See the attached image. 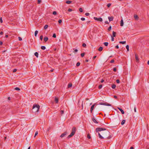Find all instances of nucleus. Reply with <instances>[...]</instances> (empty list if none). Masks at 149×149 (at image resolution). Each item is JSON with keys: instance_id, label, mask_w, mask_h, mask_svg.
<instances>
[{"instance_id": "nucleus-1", "label": "nucleus", "mask_w": 149, "mask_h": 149, "mask_svg": "<svg viewBox=\"0 0 149 149\" xmlns=\"http://www.w3.org/2000/svg\"><path fill=\"white\" fill-rule=\"evenodd\" d=\"M40 106L39 105L34 104L33 107L32 111L33 112L35 113L38 112Z\"/></svg>"}, {"instance_id": "nucleus-2", "label": "nucleus", "mask_w": 149, "mask_h": 149, "mask_svg": "<svg viewBox=\"0 0 149 149\" xmlns=\"http://www.w3.org/2000/svg\"><path fill=\"white\" fill-rule=\"evenodd\" d=\"M76 131V128L75 127L72 128V132L71 134L68 136V138H69L73 136L75 134Z\"/></svg>"}, {"instance_id": "nucleus-3", "label": "nucleus", "mask_w": 149, "mask_h": 149, "mask_svg": "<svg viewBox=\"0 0 149 149\" xmlns=\"http://www.w3.org/2000/svg\"><path fill=\"white\" fill-rule=\"evenodd\" d=\"M107 130L106 128L102 127H98L96 129V132H101L102 131L106 130Z\"/></svg>"}, {"instance_id": "nucleus-4", "label": "nucleus", "mask_w": 149, "mask_h": 149, "mask_svg": "<svg viewBox=\"0 0 149 149\" xmlns=\"http://www.w3.org/2000/svg\"><path fill=\"white\" fill-rule=\"evenodd\" d=\"M99 104L100 105H106L107 106H111V105L110 104L108 103L107 102L105 103H103V102H100Z\"/></svg>"}, {"instance_id": "nucleus-5", "label": "nucleus", "mask_w": 149, "mask_h": 149, "mask_svg": "<svg viewBox=\"0 0 149 149\" xmlns=\"http://www.w3.org/2000/svg\"><path fill=\"white\" fill-rule=\"evenodd\" d=\"M95 20L100 22H102V19L101 17L97 18L96 17H94L93 18Z\"/></svg>"}, {"instance_id": "nucleus-6", "label": "nucleus", "mask_w": 149, "mask_h": 149, "mask_svg": "<svg viewBox=\"0 0 149 149\" xmlns=\"http://www.w3.org/2000/svg\"><path fill=\"white\" fill-rule=\"evenodd\" d=\"M108 18L109 19V21L110 22L111 21H112L113 20V17L112 16L111 17H108Z\"/></svg>"}, {"instance_id": "nucleus-7", "label": "nucleus", "mask_w": 149, "mask_h": 149, "mask_svg": "<svg viewBox=\"0 0 149 149\" xmlns=\"http://www.w3.org/2000/svg\"><path fill=\"white\" fill-rule=\"evenodd\" d=\"M67 132H64V133L62 134L60 136V137L63 138L66 135Z\"/></svg>"}, {"instance_id": "nucleus-8", "label": "nucleus", "mask_w": 149, "mask_h": 149, "mask_svg": "<svg viewBox=\"0 0 149 149\" xmlns=\"http://www.w3.org/2000/svg\"><path fill=\"white\" fill-rule=\"evenodd\" d=\"M118 109L121 111L122 114H124V111L122 109L119 107H118Z\"/></svg>"}, {"instance_id": "nucleus-9", "label": "nucleus", "mask_w": 149, "mask_h": 149, "mask_svg": "<svg viewBox=\"0 0 149 149\" xmlns=\"http://www.w3.org/2000/svg\"><path fill=\"white\" fill-rule=\"evenodd\" d=\"M135 59L137 62H138L139 61V58L138 55L137 54H135Z\"/></svg>"}, {"instance_id": "nucleus-10", "label": "nucleus", "mask_w": 149, "mask_h": 149, "mask_svg": "<svg viewBox=\"0 0 149 149\" xmlns=\"http://www.w3.org/2000/svg\"><path fill=\"white\" fill-rule=\"evenodd\" d=\"M92 120L93 122L96 123H98L97 121L94 118H92Z\"/></svg>"}, {"instance_id": "nucleus-11", "label": "nucleus", "mask_w": 149, "mask_h": 149, "mask_svg": "<svg viewBox=\"0 0 149 149\" xmlns=\"http://www.w3.org/2000/svg\"><path fill=\"white\" fill-rule=\"evenodd\" d=\"M95 105V104H94L93 105H92L91 107L90 111H91V113L92 112V111L94 109Z\"/></svg>"}, {"instance_id": "nucleus-12", "label": "nucleus", "mask_w": 149, "mask_h": 149, "mask_svg": "<svg viewBox=\"0 0 149 149\" xmlns=\"http://www.w3.org/2000/svg\"><path fill=\"white\" fill-rule=\"evenodd\" d=\"M134 17L136 20H137L138 19H139V17L137 15H134Z\"/></svg>"}, {"instance_id": "nucleus-13", "label": "nucleus", "mask_w": 149, "mask_h": 149, "mask_svg": "<svg viewBox=\"0 0 149 149\" xmlns=\"http://www.w3.org/2000/svg\"><path fill=\"white\" fill-rule=\"evenodd\" d=\"M48 40V38L47 37H46L44 38V40L45 42H46Z\"/></svg>"}, {"instance_id": "nucleus-14", "label": "nucleus", "mask_w": 149, "mask_h": 149, "mask_svg": "<svg viewBox=\"0 0 149 149\" xmlns=\"http://www.w3.org/2000/svg\"><path fill=\"white\" fill-rule=\"evenodd\" d=\"M98 135H99V138L101 139H104V137H102L101 135L100 134V133L98 132Z\"/></svg>"}, {"instance_id": "nucleus-15", "label": "nucleus", "mask_w": 149, "mask_h": 149, "mask_svg": "<svg viewBox=\"0 0 149 149\" xmlns=\"http://www.w3.org/2000/svg\"><path fill=\"white\" fill-rule=\"evenodd\" d=\"M72 86V84L71 83H69L68 86V88H70Z\"/></svg>"}, {"instance_id": "nucleus-16", "label": "nucleus", "mask_w": 149, "mask_h": 149, "mask_svg": "<svg viewBox=\"0 0 149 149\" xmlns=\"http://www.w3.org/2000/svg\"><path fill=\"white\" fill-rule=\"evenodd\" d=\"M72 1H66V3L68 4H70L72 3Z\"/></svg>"}, {"instance_id": "nucleus-17", "label": "nucleus", "mask_w": 149, "mask_h": 149, "mask_svg": "<svg viewBox=\"0 0 149 149\" xmlns=\"http://www.w3.org/2000/svg\"><path fill=\"white\" fill-rule=\"evenodd\" d=\"M103 49V47H100L98 49V51L100 52H101L102 51Z\"/></svg>"}, {"instance_id": "nucleus-18", "label": "nucleus", "mask_w": 149, "mask_h": 149, "mask_svg": "<svg viewBox=\"0 0 149 149\" xmlns=\"http://www.w3.org/2000/svg\"><path fill=\"white\" fill-rule=\"evenodd\" d=\"M55 101L56 103H57L58 102V100L57 98H55Z\"/></svg>"}, {"instance_id": "nucleus-19", "label": "nucleus", "mask_w": 149, "mask_h": 149, "mask_svg": "<svg viewBox=\"0 0 149 149\" xmlns=\"http://www.w3.org/2000/svg\"><path fill=\"white\" fill-rule=\"evenodd\" d=\"M125 122V120H123L121 122V124L122 125H123Z\"/></svg>"}, {"instance_id": "nucleus-20", "label": "nucleus", "mask_w": 149, "mask_h": 149, "mask_svg": "<svg viewBox=\"0 0 149 149\" xmlns=\"http://www.w3.org/2000/svg\"><path fill=\"white\" fill-rule=\"evenodd\" d=\"M123 19H122L121 21L120 22V26H123Z\"/></svg>"}, {"instance_id": "nucleus-21", "label": "nucleus", "mask_w": 149, "mask_h": 149, "mask_svg": "<svg viewBox=\"0 0 149 149\" xmlns=\"http://www.w3.org/2000/svg\"><path fill=\"white\" fill-rule=\"evenodd\" d=\"M116 33L114 31L113 32V37H115L116 36Z\"/></svg>"}, {"instance_id": "nucleus-22", "label": "nucleus", "mask_w": 149, "mask_h": 149, "mask_svg": "<svg viewBox=\"0 0 149 149\" xmlns=\"http://www.w3.org/2000/svg\"><path fill=\"white\" fill-rule=\"evenodd\" d=\"M125 43H126V41H120L119 42V43L122 44H125Z\"/></svg>"}, {"instance_id": "nucleus-23", "label": "nucleus", "mask_w": 149, "mask_h": 149, "mask_svg": "<svg viewBox=\"0 0 149 149\" xmlns=\"http://www.w3.org/2000/svg\"><path fill=\"white\" fill-rule=\"evenodd\" d=\"M34 55L36 57H38V54L37 52H36L35 53Z\"/></svg>"}, {"instance_id": "nucleus-24", "label": "nucleus", "mask_w": 149, "mask_h": 149, "mask_svg": "<svg viewBox=\"0 0 149 149\" xmlns=\"http://www.w3.org/2000/svg\"><path fill=\"white\" fill-rule=\"evenodd\" d=\"M38 31L36 30L35 31V36H36L37 34L38 33Z\"/></svg>"}, {"instance_id": "nucleus-25", "label": "nucleus", "mask_w": 149, "mask_h": 149, "mask_svg": "<svg viewBox=\"0 0 149 149\" xmlns=\"http://www.w3.org/2000/svg\"><path fill=\"white\" fill-rule=\"evenodd\" d=\"M116 87V86L114 84H113L112 85L111 87L113 89H114Z\"/></svg>"}, {"instance_id": "nucleus-26", "label": "nucleus", "mask_w": 149, "mask_h": 149, "mask_svg": "<svg viewBox=\"0 0 149 149\" xmlns=\"http://www.w3.org/2000/svg\"><path fill=\"white\" fill-rule=\"evenodd\" d=\"M48 25H45L44 26V29H47L48 28Z\"/></svg>"}, {"instance_id": "nucleus-27", "label": "nucleus", "mask_w": 149, "mask_h": 149, "mask_svg": "<svg viewBox=\"0 0 149 149\" xmlns=\"http://www.w3.org/2000/svg\"><path fill=\"white\" fill-rule=\"evenodd\" d=\"M126 48L127 49V51H128L129 50V45H127L126 46Z\"/></svg>"}, {"instance_id": "nucleus-28", "label": "nucleus", "mask_w": 149, "mask_h": 149, "mask_svg": "<svg viewBox=\"0 0 149 149\" xmlns=\"http://www.w3.org/2000/svg\"><path fill=\"white\" fill-rule=\"evenodd\" d=\"M41 49L43 50H45L46 49V47L44 46H42L41 47Z\"/></svg>"}, {"instance_id": "nucleus-29", "label": "nucleus", "mask_w": 149, "mask_h": 149, "mask_svg": "<svg viewBox=\"0 0 149 149\" xmlns=\"http://www.w3.org/2000/svg\"><path fill=\"white\" fill-rule=\"evenodd\" d=\"M104 44L105 46H107L108 45V43L107 42H105Z\"/></svg>"}, {"instance_id": "nucleus-30", "label": "nucleus", "mask_w": 149, "mask_h": 149, "mask_svg": "<svg viewBox=\"0 0 149 149\" xmlns=\"http://www.w3.org/2000/svg\"><path fill=\"white\" fill-rule=\"evenodd\" d=\"M87 137L88 139H90L91 138V136L89 134H87Z\"/></svg>"}, {"instance_id": "nucleus-31", "label": "nucleus", "mask_w": 149, "mask_h": 149, "mask_svg": "<svg viewBox=\"0 0 149 149\" xmlns=\"http://www.w3.org/2000/svg\"><path fill=\"white\" fill-rule=\"evenodd\" d=\"M15 89L17 91H19L20 90V89L18 87H16L15 88Z\"/></svg>"}, {"instance_id": "nucleus-32", "label": "nucleus", "mask_w": 149, "mask_h": 149, "mask_svg": "<svg viewBox=\"0 0 149 149\" xmlns=\"http://www.w3.org/2000/svg\"><path fill=\"white\" fill-rule=\"evenodd\" d=\"M80 63L79 62H78L76 64V66H79L80 65Z\"/></svg>"}, {"instance_id": "nucleus-33", "label": "nucleus", "mask_w": 149, "mask_h": 149, "mask_svg": "<svg viewBox=\"0 0 149 149\" xmlns=\"http://www.w3.org/2000/svg\"><path fill=\"white\" fill-rule=\"evenodd\" d=\"M79 10L80 12H83V10L81 8H80L79 9Z\"/></svg>"}, {"instance_id": "nucleus-34", "label": "nucleus", "mask_w": 149, "mask_h": 149, "mask_svg": "<svg viewBox=\"0 0 149 149\" xmlns=\"http://www.w3.org/2000/svg\"><path fill=\"white\" fill-rule=\"evenodd\" d=\"M84 55H85V53H82L81 54V56L82 57H83L84 56Z\"/></svg>"}, {"instance_id": "nucleus-35", "label": "nucleus", "mask_w": 149, "mask_h": 149, "mask_svg": "<svg viewBox=\"0 0 149 149\" xmlns=\"http://www.w3.org/2000/svg\"><path fill=\"white\" fill-rule=\"evenodd\" d=\"M111 26H110L109 27V28H108V30L109 31H110V30H111Z\"/></svg>"}, {"instance_id": "nucleus-36", "label": "nucleus", "mask_w": 149, "mask_h": 149, "mask_svg": "<svg viewBox=\"0 0 149 149\" xmlns=\"http://www.w3.org/2000/svg\"><path fill=\"white\" fill-rule=\"evenodd\" d=\"M56 13H56V11H54L53 12V14L54 15H56Z\"/></svg>"}, {"instance_id": "nucleus-37", "label": "nucleus", "mask_w": 149, "mask_h": 149, "mask_svg": "<svg viewBox=\"0 0 149 149\" xmlns=\"http://www.w3.org/2000/svg\"><path fill=\"white\" fill-rule=\"evenodd\" d=\"M52 37L54 38H55L56 37V35L55 33H54Z\"/></svg>"}, {"instance_id": "nucleus-38", "label": "nucleus", "mask_w": 149, "mask_h": 149, "mask_svg": "<svg viewBox=\"0 0 149 149\" xmlns=\"http://www.w3.org/2000/svg\"><path fill=\"white\" fill-rule=\"evenodd\" d=\"M40 38L41 40H42L43 39V36L42 35L40 36Z\"/></svg>"}, {"instance_id": "nucleus-39", "label": "nucleus", "mask_w": 149, "mask_h": 149, "mask_svg": "<svg viewBox=\"0 0 149 149\" xmlns=\"http://www.w3.org/2000/svg\"><path fill=\"white\" fill-rule=\"evenodd\" d=\"M102 85H100L99 86L98 88L100 89L102 87Z\"/></svg>"}, {"instance_id": "nucleus-40", "label": "nucleus", "mask_w": 149, "mask_h": 149, "mask_svg": "<svg viewBox=\"0 0 149 149\" xmlns=\"http://www.w3.org/2000/svg\"><path fill=\"white\" fill-rule=\"evenodd\" d=\"M82 46L84 47H85L86 46V44L85 43H83L82 44Z\"/></svg>"}, {"instance_id": "nucleus-41", "label": "nucleus", "mask_w": 149, "mask_h": 149, "mask_svg": "<svg viewBox=\"0 0 149 149\" xmlns=\"http://www.w3.org/2000/svg\"><path fill=\"white\" fill-rule=\"evenodd\" d=\"M38 131L36 132L35 134V136H34L35 137L38 134Z\"/></svg>"}, {"instance_id": "nucleus-42", "label": "nucleus", "mask_w": 149, "mask_h": 149, "mask_svg": "<svg viewBox=\"0 0 149 149\" xmlns=\"http://www.w3.org/2000/svg\"><path fill=\"white\" fill-rule=\"evenodd\" d=\"M62 22V21L61 19H59L58 21V22L59 23H61Z\"/></svg>"}, {"instance_id": "nucleus-43", "label": "nucleus", "mask_w": 149, "mask_h": 149, "mask_svg": "<svg viewBox=\"0 0 149 149\" xmlns=\"http://www.w3.org/2000/svg\"><path fill=\"white\" fill-rule=\"evenodd\" d=\"M41 1V0H38V4H40Z\"/></svg>"}, {"instance_id": "nucleus-44", "label": "nucleus", "mask_w": 149, "mask_h": 149, "mask_svg": "<svg viewBox=\"0 0 149 149\" xmlns=\"http://www.w3.org/2000/svg\"><path fill=\"white\" fill-rule=\"evenodd\" d=\"M85 15L86 16H88L89 15V13H86L85 14Z\"/></svg>"}, {"instance_id": "nucleus-45", "label": "nucleus", "mask_w": 149, "mask_h": 149, "mask_svg": "<svg viewBox=\"0 0 149 149\" xmlns=\"http://www.w3.org/2000/svg\"><path fill=\"white\" fill-rule=\"evenodd\" d=\"M0 22L1 23H2L3 22V20L2 19V17H1L0 18Z\"/></svg>"}, {"instance_id": "nucleus-46", "label": "nucleus", "mask_w": 149, "mask_h": 149, "mask_svg": "<svg viewBox=\"0 0 149 149\" xmlns=\"http://www.w3.org/2000/svg\"><path fill=\"white\" fill-rule=\"evenodd\" d=\"M111 3H109V4H107V6L108 7H110V6H111Z\"/></svg>"}, {"instance_id": "nucleus-47", "label": "nucleus", "mask_w": 149, "mask_h": 149, "mask_svg": "<svg viewBox=\"0 0 149 149\" xmlns=\"http://www.w3.org/2000/svg\"><path fill=\"white\" fill-rule=\"evenodd\" d=\"M114 60L113 59H112L111 60V61H110V63H113L114 62Z\"/></svg>"}, {"instance_id": "nucleus-48", "label": "nucleus", "mask_w": 149, "mask_h": 149, "mask_svg": "<svg viewBox=\"0 0 149 149\" xmlns=\"http://www.w3.org/2000/svg\"><path fill=\"white\" fill-rule=\"evenodd\" d=\"M18 39H19V41H21L22 40V38L21 37H18Z\"/></svg>"}, {"instance_id": "nucleus-49", "label": "nucleus", "mask_w": 149, "mask_h": 149, "mask_svg": "<svg viewBox=\"0 0 149 149\" xmlns=\"http://www.w3.org/2000/svg\"><path fill=\"white\" fill-rule=\"evenodd\" d=\"M81 19L82 21H84L85 20V18L84 17H82L81 18Z\"/></svg>"}, {"instance_id": "nucleus-50", "label": "nucleus", "mask_w": 149, "mask_h": 149, "mask_svg": "<svg viewBox=\"0 0 149 149\" xmlns=\"http://www.w3.org/2000/svg\"><path fill=\"white\" fill-rule=\"evenodd\" d=\"M116 82L118 84L120 82V81H119V79H117L116 80Z\"/></svg>"}, {"instance_id": "nucleus-51", "label": "nucleus", "mask_w": 149, "mask_h": 149, "mask_svg": "<svg viewBox=\"0 0 149 149\" xmlns=\"http://www.w3.org/2000/svg\"><path fill=\"white\" fill-rule=\"evenodd\" d=\"M61 115H62L64 113L63 111V110L61 111Z\"/></svg>"}, {"instance_id": "nucleus-52", "label": "nucleus", "mask_w": 149, "mask_h": 149, "mask_svg": "<svg viewBox=\"0 0 149 149\" xmlns=\"http://www.w3.org/2000/svg\"><path fill=\"white\" fill-rule=\"evenodd\" d=\"M72 9H71V8H69L68 9V11L69 12H71V11H72Z\"/></svg>"}, {"instance_id": "nucleus-53", "label": "nucleus", "mask_w": 149, "mask_h": 149, "mask_svg": "<svg viewBox=\"0 0 149 149\" xmlns=\"http://www.w3.org/2000/svg\"><path fill=\"white\" fill-rule=\"evenodd\" d=\"M78 51V50L77 49H75L74 51H73L74 52H77Z\"/></svg>"}, {"instance_id": "nucleus-54", "label": "nucleus", "mask_w": 149, "mask_h": 149, "mask_svg": "<svg viewBox=\"0 0 149 149\" xmlns=\"http://www.w3.org/2000/svg\"><path fill=\"white\" fill-rule=\"evenodd\" d=\"M17 70L16 69H15L13 70V72H16L17 71Z\"/></svg>"}, {"instance_id": "nucleus-55", "label": "nucleus", "mask_w": 149, "mask_h": 149, "mask_svg": "<svg viewBox=\"0 0 149 149\" xmlns=\"http://www.w3.org/2000/svg\"><path fill=\"white\" fill-rule=\"evenodd\" d=\"M113 71L114 72H116V68H114L113 69Z\"/></svg>"}, {"instance_id": "nucleus-56", "label": "nucleus", "mask_w": 149, "mask_h": 149, "mask_svg": "<svg viewBox=\"0 0 149 149\" xmlns=\"http://www.w3.org/2000/svg\"><path fill=\"white\" fill-rule=\"evenodd\" d=\"M111 136H109L108 137H107V138L108 139H110L111 138Z\"/></svg>"}, {"instance_id": "nucleus-57", "label": "nucleus", "mask_w": 149, "mask_h": 149, "mask_svg": "<svg viewBox=\"0 0 149 149\" xmlns=\"http://www.w3.org/2000/svg\"><path fill=\"white\" fill-rule=\"evenodd\" d=\"M105 23L106 24H109V22H108V21H106L105 22Z\"/></svg>"}, {"instance_id": "nucleus-58", "label": "nucleus", "mask_w": 149, "mask_h": 149, "mask_svg": "<svg viewBox=\"0 0 149 149\" xmlns=\"http://www.w3.org/2000/svg\"><path fill=\"white\" fill-rule=\"evenodd\" d=\"M112 38H111V41H113L114 40V38L113 37L111 36Z\"/></svg>"}, {"instance_id": "nucleus-59", "label": "nucleus", "mask_w": 149, "mask_h": 149, "mask_svg": "<svg viewBox=\"0 0 149 149\" xmlns=\"http://www.w3.org/2000/svg\"><path fill=\"white\" fill-rule=\"evenodd\" d=\"M115 47L117 49H118L119 48V46L118 45H117Z\"/></svg>"}, {"instance_id": "nucleus-60", "label": "nucleus", "mask_w": 149, "mask_h": 149, "mask_svg": "<svg viewBox=\"0 0 149 149\" xmlns=\"http://www.w3.org/2000/svg\"><path fill=\"white\" fill-rule=\"evenodd\" d=\"M104 81V80L103 79H102V80L101 81V83H103Z\"/></svg>"}, {"instance_id": "nucleus-61", "label": "nucleus", "mask_w": 149, "mask_h": 149, "mask_svg": "<svg viewBox=\"0 0 149 149\" xmlns=\"http://www.w3.org/2000/svg\"><path fill=\"white\" fill-rule=\"evenodd\" d=\"M3 44V42L0 41V45H1Z\"/></svg>"}, {"instance_id": "nucleus-62", "label": "nucleus", "mask_w": 149, "mask_h": 149, "mask_svg": "<svg viewBox=\"0 0 149 149\" xmlns=\"http://www.w3.org/2000/svg\"><path fill=\"white\" fill-rule=\"evenodd\" d=\"M114 98H116H116H117V96H116V95H114Z\"/></svg>"}, {"instance_id": "nucleus-63", "label": "nucleus", "mask_w": 149, "mask_h": 149, "mask_svg": "<svg viewBox=\"0 0 149 149\" xmlns=\"http://www.w3.org/2000/svg\"><path fill=\"white\" fill-rule=\"evenodd\" d=\"M134 111L135 112H136V108L135 107L134 108Z\"/></svg>"}, {"instance_id": "nucleus-64", "label": "nucleus", "mask_w": 149, "mask_h": 149, "mask_svg": "<svg viewBox=\"0 0 149 149\" xmlns=\"http://www.w3.org/2000/svg\"><path fill=\"white\" fill-rule=\"evenodd\" d=\"M3 32L2 31L0 33V35H2L3 34Z\"/></svg>"}]
</instances>
